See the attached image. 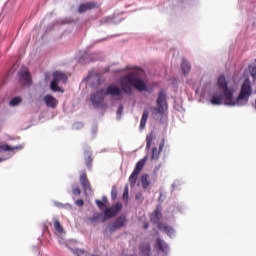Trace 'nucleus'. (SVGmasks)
I'll use <instances>...</instances> for the list:
<instances>
[{
    "instance_id": "obj_38",
    "label": "nucleus",
    "mask_w": 256,
    "mask_h": 256,
    "mask_svg": "<svg viewBox=\"0 0 256 256\" xmlns=\"http://www.w3.org/2000/svg\"><path fill=\"white\" fill-rule=\"evenodd\" d=\"M143 229H149V222H144Z\"/></svg>"
},
{
    "instance_id": "obj_36",
    "label": "nucleus",
    "mask_w": 256,
    "mask_h": 256,
    "mask_svg": "<svg viewBox=\"0 0 256 256\" xmlns=\"http://www.w3.org/2000/svg\"><path fill=\"white\" fill-rule=\"evenodd\" d=\"M117 115H123V105H120L117 110Z\"/></svg>"
},
{
    "instance_id": "obj_31",
    "label": "nucleus",
    "mask_w": 256,
    "mask_h": 256,
    "mask_svg": "<svg viewBox=\"0 0 256 256\" xmlns=\"http://www.w3.org/2000/svg\"><path fill=\"white\" fill-rule=\"evenodd\" d=\"M111 199L113 201H115V199H117V188L116 186H113L112 187V190H111Z\"/></svg>"
},
{
    "instance_id": "obj_24",
    "label": "nucleus",
    "mask_w": 256,
    "mask_h": 256,
    "mask_svg": "<svg viewBox=\"0 0 256 256\" xmlns=\"http://www.w3.org/2000/svg\"><path fill=\"white\" fill-rule=\"evenodd\" d=\"M54 229L57 231V233H63V226L59 220H54Z\"/></svg>"
},
{
    "instance_id": "obj_4",
    "label": "nucleus",
    "mask_w": 256,
    "mask_h": 256,
    "mask_svg": "<svg viewBox=\"0 0 256 256\" xmlns=\"http://www.w3.org/2000/svg\"><path fill=\"white\" fill-rule=\"evenodd\" d=\"M105 90H98L94 94L90 96V101L92 105L97 109H105L107 107V103H105Z\"/></svg>"
},
{
    "instance_id": "obj_5",
    "label": "nucleus",
    "mask_w": 256,
    "mask_h": 256,
    "mask_svg": "<svg viewBox=\"0 0 256 256\" xmlns=\"http://www.w3.org/2000/svg\"><path fill=\"white\" fill-rule=\"evenodd\" d=\"M121 209H123V204L116 203L109 208L104 209V218L102 219V223L109 219H113V217H117L119 215Z\"/></svg>"
},
{
    "instance_id": "obj_10",
    "label": "nucleus",
    "mask_w": 256,
    "mask_h": 256,
    "mask_svg": "<svg viewBox=\"0 0 256 256\" xmlns=\"http://www.w3.org/2000/svg\"><path fill=\"white\" fill-rule=\"evenodd\" d=\"M19 76L21 81H25V85H31V73L27 67L21 68Z\"/></svg>"
},
{
    "instance_id": "obj_13",
    "label": "nucleus",
    "mask_w": 256,
    "mask_h": 256,
    "mask_svg": "<svg viewBox=\"0 0 256 256\" xmlns=\"http://www.w3.org/2000/svg\"><path fill=\"white\" fill-rule=\"evenodd\" d=\"M97 7V3L95 2H87L84 4H81L78 8L79 13H85L86 11H91V9H95Z\"/></svg>"
},
{
    "instance_id": "obj_33",
    "label": "nucleus",
    "mask_w": 256,
    "mask_h": 256,
    "mask_svg": "<svg viewBox=\"0 0 256 256\" xmlns=\"http://www.w3.org/2000/svg\"><path fill=\"white\" fill-rule=\"evenodd\" d=\"M75 205L77 207H83V205H85V201H83V199H78L76 202H75Z\"/></svg>"
},
{
    "instance_id": "obj_16",
    "label": "nucleus",
    "mask_w": 256,
    "mask_h": 256,
    "mask_svg": "<svg viewBox=\"0 0 256 256\" xmlns=\"http://www.w3.org/2000/svg\"><path fill=\"white\" fill-rule=\"evenodd\" d=\"M161 217H163V215L161 214V209L156 208L150 217V221L154 224H157L159 223V221H161Z\"/></svg>"
},
{
    "instance_id": "obj_37",
    "label": "nucleus",
    "mask_w": 256,
    "mask_h": 256,
    "mask_svg": "<svg viewBox=\"0 0 256 256\" xmlns=\"http://www.w3.org/2000/svg\"><path fill=\"white\" fill-rule=\"evenodd\" d=\"M136 201H139L140 199H143V194L137 193L135 196Z\"/></svg>"
},
{
    "instance_id": "obj_19",
    "label": "nucleus",
    "mask_w": 256,
    "mask_h": 256,
    "mask_svg": "<svg viewBox=\"0 0 256 256\" xmlns=\"http://www.w3.org/2000/svg\"><path fill=\"white\" fill-rule=\"evenodd\" d=\"M147 119H149V111L144 110L142 114V118L140 121V130L143 131L145 129V125H147Z\"/></svg>"
},
{
    "instance_id": "obj_2",
    "label": "nucleus",
    "mask_w": 256,
    "mask_h": 256,
    "mask_svg": "<svg viewBox=\"0 0 256 256\" xmlns=\"http://www.w3.org/2000/svg\"><path fill=\"white\" fill-rule=\"evenodd\" d=\"M143 74V69H136L133 72L123 76L120 80V87L112 84L109 85L104 91V95H110V97H117L118 101L123 99V92L126 95H131L133 93V87L137 89V91H147V84L141 78H139Z\"/></svg>"
},
{
    "instance_id": "obj_27",
    "label": "nucleus",
    "mask_w": 256,
    "mask_h": 256,
    "mask_svg": "<svg viewBox=\"0 0 256 256\" xmlns=\"http://www.w3.org/2000/svg\"><path fill=\"white\" fill-rule=\"evenodd\" d=\"M99 219H101V214L100 213H96L93 215V217L89 218V221L91 223H97V221H99Z\"/></svg>"
},
{
    "instance_id": "obj_41",
    "label": "nucleus",
    "mask_w": 256,
    "mask_h": 256,
    "mask_svg": "<svg viewBox=\"0 0 256 256\" xmlns=\"http://www.w3.org/2000/svg\"><path fill=\"white\" fill-rule=\"evenodd\" d=\"M3 161V159L2 158H0V163Z\"/></svg>"
},
{
    "instance_id": "obj_6",
    "label": "nucleus",
    "mask_w": 256,
    "mask_h": 256,
    "mask_svg": "<svg viewBox=\"0 0 256 256\" xmlns=\"http://www.w3.org/2000/svg\"><path fill=\"white\" fill-rule=\"evenodd\" d=\"M125 223H127V217L122 215L118 217L114 223L108 225V228L105 229V233H107V230L110 231V233H115V231L121 229V227H125Z\"/></svg>"
},
{
    "instance_id": "obj_1",
    "label": "nucleus",
    "mask_w": 256,
    "mask_h": 256,
    "mask_svg": "<svg viewBox=\"0 0 256 256\" xmlns=\"http://www.w3.org/2000/svg\"><path fill=\"white\" fill-rule=\"evenodd\" d=\"M234 90L229 88L225 75L218 77V88L210 96L212 105H228L229 107H243L249 103V97L253 95V86L251 81L246 79L240 90V94L236 99H233Z\"/></svg>"
},
{
    "instance_id": "obj_23",
    "label": "nucleus",
    "mask_w": 256,
    "mask_h": 256,
    "mask_svg": "<svg viewBox=\"0 0 256 256\" xmlns=\"http://www.w3.org/2000/svg\"><path fill=\"white\" fill-rule=\"evenodd\" d=\"M161 155V152L157 149V147L152 148V161H159V156Z\"/></svg>"
},
{
    "instance_id": "obj_7",
    "label": "nucleus",
    "mask_w": 256,
    "mask_h": 256,
    "mask_svg": "<svg viewBox=\"0 0 256 256\" xmlns=\"http://www.w3.org/2000/svg\"><path fill=\"white\" fill-rule=\"evenodd\" d=\"M165 101H167V96L165 95V92H160L158 94V99H157L158 107L154 109V111L159 115H163V113H165V108L163 107L165 105Z\"/></svg>"
},
{
    "instance_id": "obj_18",
    "label": "nucleus",
    "mask_w": 256,
    "mask_h": 256,
    "mask_svg": "<svg viewBox=\"0 0 256 256\" xmlns=\"http://www.w3.org/2000/svg\"><path fill=\"white\" fill-rule=\"evenodd\" d=\"M16 149H21L20 146H10L9 144H0V152L7 153L9 151H15Z\"/></svg>"
},
{
    "instance_id": "obj_22",
    "label": "nucleus",
    "mask_w": 256,
    "mask_h": 256,
    "mask_svg": "<svg viewBox=\"0 0 256 256\" xmlns=\"http://www.w3.org/2000/svg\"><path fill=\"white\" fill-rule=\"evenodd\" d=\"M141 185L143 189H147L151 185V182H149V175L143 174L141 176Z\"/></svg>"
},
{
    "instance_id": "obj_29",
    "label": "nucleus",
    "mask_w": 256,
    "mask_h": 256,
    "mask_svg": "<svg viewBox=\"0 0 256 256\" xmlns=\"http://www.w3.org/2000/svg\"><path fill=\"white\" fill-rule=\"evenodd\" d=\"M72 193L73 195H76V196L81 195V189L79 188V186H77V184L73 186Z\"/></svg>"
},
{
    "instance_id": "obj_14",
    "label": "nucleus",
    "mask_w": 256,
    "mask_h": 256,
    "mask_svg": "<svg viewBox=\"0 0 256 256\" xmlns=\"http://www.w3.org/2000/svg\"><path fill=\"white\" fill-rule=\"evenodd\" d=\"M141 256H151V244L142 243L139 247Z\"/></svg>"
},
{
    "instance_id": "obj_34",
    "label": "nucleus",
    "mask_w": 256,
    "mask_h": 256,
    "mask_svg": "<svg viewBox=\"0 0 256 256\" xmlns=\"http://www.w3.org/2000/svg\"><path fill=\"white\" fill-rule=\"evenodd\" d=\"M161 167H162V164H161V163L158 164V165H156L155 168H154V173H155V174H158L159 171L161 170Z\"/></svg>"
},
{
    "instance_id": "obj_32",
    "label": "nucleus",
    "mask_w": 256,
    "mask_h": 256,
    "mask_svg": "<svg viewBox=\"0 0 256 256\" xmlns=\"http://www.w3.org/2000/svg\"><path fill=\"white\" fill-rule=\"evenodd\" d=\"M123 199H124V201L126 199H129V188L128 187H125V189H124Z\"/></svg>"
},
{
    "instance_id": "obj_12",
    "label": "nucleus",
    "mask_w": 256,
    "mask_h": 256,
    "mask_svg": "<svg viewBox=\"0 0 256 256\" xmlns=\"http://www.w3.org/2000/svg\"><path fill=\"white\" fill-rule=\"evenodd\" d=\"M158 229H160V231H164V233L169 237H173L175 235V229H173L171 226H167L165 223L159 222Z\"/></svg>"
},
{
    "instance_id": "obj_28",
    "label": "nucleus",
    "mask_w": 256,
    "mask_h": 256,
    "mask_svg": "<svg viewBox=\"0 0 256 256\" xmlns=\"http://www.w3.org/2000/svg\"><path fill=\"white\" fill-rule=\"evenodd\" d=\"M146 141H147L146 149H151V143H153V135H148L146 137Z\"/></svg>"
},
{
    "instance_id": "obj_3",
    "label": "nucleus",
    "mask_w": 256,
    "mask_h": 256,
    "mask_svg": "<svg viewBox=\"0 0 256 256\" xmlns=\"http://www.w3.org/2000/svg\"><path fill=\"white\" fill-rule=\"evenodd\" d=\"M145 163H147V156H145L139 162L136 163V166L128 179L131 187H135L137 179L141 172L143 171V168L145 167Z\"/></svg>"
},
{
    "instance_id": "obj_8",
    "label": "nucleus",
    "mask_w": 256,
    "mask_h": 256,
    "mask_svg": "<svg viewBox=\"0 0 256 256\" xmlns=\"http://www.w3.org/2000/svg\"><path fill=\"white\" fill-rule=\"evenodd\" d=\"M154 247L157 249L158 253H163V255H167V253H169V246H167V243H165L161 238L156 239Z\"/></svg>"
},
{
    "instance_id": "obj_21",
    "label": "nucleus",
    "mask_w": 256,
    "mask_h": 256,
    "mask_svg": "<svg viewBox=\"0 0 256 256\" xmlns=\"http://www.w3.org/2000/svg\"><path fill=\"white\" fill-rule=\"evenodd\" d=\"M50 89L51 91L54 92H60L63 93V90L59 87V82L57 80H55V78H53V80L50 83Z\"/></svg>"
},
{
    "instance_id": "obj_17",
    "label": "nucleus",
    "mask_w": 256,
    "mask_h": 256,
    "mask_svg": "<svg viewBox=\"0 0 256 256\" xmlns=\"http://www.w3.org/2000/svg\"><path fill=\"white\" fill-rule=\"evenodd\" d=\"M53 79L55 81H58V83H67V75L62 72H54L53 73Z\"/></svg>"
},
{
    "instance_id": "obj_35",
    "label": "nucleus",
    "mask_w": 256,
    "mask_h": 256,
    "mask_svg": "<svg viewBox=\"0 0 256 256\" xmlns=\"http://www.w3.org/2000/svg\"><path fill=\"white\" fill-rule=\"evenodd\" d=\"M163 147H165V140H162L160 145H159V150L158 151H160V153L163 151Z\"/></svg>"
},
{
    "instance_id": "obj_39",
    "label": "nucleus",
    "mask_w": 256,
    "mask_h": 256,
    "mask_svg": "<svg viewBox=\"0 0 256 256\" xmlns=\"http://www.w3.org/2000/svg\"><path fill=\"white\" fill-rule=\"evenodd\" d=\"M57 207H63V204L61 203H56Z\"/></svg>"
},
{
    "instance_id": "obj_11",
    "label": "nucleus",
    "mask_w": 256,
    "mask_h": 256,
    "mask_svg": "<svg viewBox=\"0 0 256 256\" xmlns=\"http://www.w3.org/2000/svg\"><path fill=\"white\" fill-rule=\"evenodd\" d=\"M80 183L85 193H91V182H89V178H87V173L83 172L80 175Z\"/></svg>"
},
{
    "instance_id": "obj_9",
    "label": "nucleus",
    "mask_w": 256,
    "mask_h": 256,
    "mask_svg": "<svg viewBox=\"0 0 256 256\" xmlns=\"http://www.w3.org/2000/svg\"><path fill=\"white\" fill-rule=\"evenodd\" d=\"M43 101L46 106L50 107L51 109H55L57 105H59V101L57 98L53 97L51 94H47L44 96Z\"/></svg>"
},
{
    "instance_id": "obj_30",
    "label": "nucleus",
    "mask_w": 256,
    "mask_h": 256,
    "mask_svg": "<svg viewBox=\"0 0 256 256\" xmlns=\"http://www.w3.org/2000/svg\"><path fill=\"white\" fill-rule=\"evenodd\" d=\"M95 203L99 207L100 211H105V207H106L105 202L101 200H96Z\"/></svg>"
},
{
    "instance_id": "obj_26",
    "label": "nucleus",
    "mask_w": 256,
    "mask_h": 256,
    "mask_svg": "<svg viewBox=\"0 0 256 256\" xmlns=\"http://www.w3.org/2000/svg\"><path fill=\"white\" fill-rule=\"evenodd\" d=\"M74 255H77V256H87L88 253L87 251L83 250V249H76L73 251Z\"/></svg>"
},
{
    "instance_id": "obj_15",
    "label": "nucleus",
    "mask_w": 256,
    "mask_h": 256,
    "mask_svg": "<svg viewBox=\"0 0 256 256\" xmlns=\"http://www.w3.org/2000/svg\"><path fill=\"white\" fill-rule=\"evenodd\" d=\"M84 158H85L86 167L88 169H91V167L93 166V153L91 152V150L84 151Z\"/></svg>"
},
{
    "instance_id": "obj_25",
    "label": "nucleus",
    "mask_w": 256,
    "mask_h": 256,
    "mask_svg": "<svg viewBox=\"0 0 256 256\" xmlns=\"http://www.w3.org/2000/svg\"><path fill=\"white\" fill-rule=\"evenodd\" d=\"M21 103V97H15L10 100V106L15 107Z\"/></svg>"
},
{
    "instance_id": "obj_40",
    "label": "nucleus",
    "mask_w": 256,
    "mask_h": 256,
    "mask_svg": "<svg viewBox=\"0 0 256 256\" xmlns=\"http://www.w3.org/2000/svg\"><path fill=\"white\" fill-rule=\"evenodd\" d=\"M102 199H103V201H107V197H103Z\"/></svg>"
},
{
    "instance_id": "obj_20",
    "label": "nucleus",
    "mask_w": 256,
    "mask_h": 256,
    "mask_svg": "<svg viewBox=\"0 0 256 256\" xmlns=\"http://www.w3.org/2000/svg\"><path fill=\"white\" fill-rule=\"evenodd\" d=\"M181 71L184 75H187V73H189V71H191V65H189V62L185 59L182 60Z\"/></svg>"
}]
</instances>
